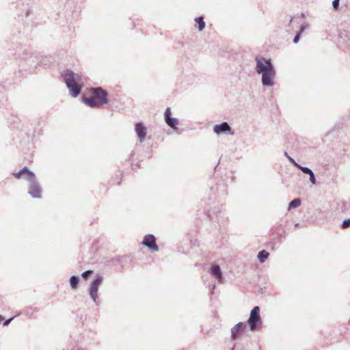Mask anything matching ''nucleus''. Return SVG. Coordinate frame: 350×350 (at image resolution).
Listing matches in <instances>:
<instances>
[{
  "label": "nucleus",
  "mask_w": 350,
  "mask_h": 350,
  "mask_svg": "<svg viewBox=\"0 0 350 350\" xmlns=\"http://www.w3.org/2000/svg\"><path fill=\"white\" fill-rule=\"evenodd\" d=\"M213 131L217 134H220L221 133H229L231 135L233 134V133L231 132L230 126L227 122H223L221 124H216L213 128Z\"/></svg>",
  "instance_id": "9"
},
{
  "label": "nucleus",
  "mask_w": 350,
  "mask_h": 350,
  "mask_svg": "<svg viewBox=\"0 0 350 350\" xmlns=\"http://www.w3.org/2000/svg\"><path fill=\"white\" fill-rule=\"evenodd\" d=\"M196 23L198 25V28L199 31H202L205 27V23L202 16L198 17L195 19Z\"/></svg>",
  "instance_id": "14"
},
{
  "label": "nucleus",
  "mask_w": 350,
  "mask_h": 350,
  "mask_svg": "<svg viewBox=\"0 0 350 350\" xmlns=\"http://www.w3.org/2000/svg\"><path fill=\"white\" fill-rule=\"evenodd\" d=\"M70 286L73 289H76L78 286L79 278L76 276H72L70 280Z\"/></svg>",
  "instance_id": "16"
},
{
  "label": "nucleus",
  "mask_w": 350,
  "mask_h": 350,
  "mask_svg": "<svg viewBox=\"0 0 350 350\" xmlns=\"http://www.w3.org/2000/svg\"><path fill=\"white\" fill-rule=\"evenodd\" d=\"M245 329V325L243 323H239L235 325L231 329V335L233 339L238 338L239 334Z\"/></svg>",
  "instance_id": "10"
},
{
  "label": "nucleus",
  "mask_w": 350,
  "mask_h": 350,
  "mask_svg": "<svg viewBox=\"0 0 350 350\" xmlns=\"http://www.w3.org/2000/svg\"><path fill=\"white\" fill-rule=\"evenodd\" d=\"M301 204V200L299 199H294L289 204V208H295Z\"/></svg>",
  "instance_id": "17"
},
{
  "label": "nucleus",
  "mask_w": 350,
  "mask_h": 350,
  "mask_svg": "<svg viewBox=\"0 0 350 350\" xmlns=\"http://www.w3.org/2000/svg\"><path fill=\"white\" fill-rule=\"evenodd\" d=\"M3 318L1 315H0V324L1 323V322L3 321Z\"/></svg>",
  "instance_id": "27"
},
{
  "label": "nucleus",
  "mask_w": 350,
  "mask_h": 350,
  "mask_svg": "<svg viewBox=\"0 0 350 350\" xmlns=\"http://www.w3.org/2000/svg\"><path fill=\"white\" fill-rule=\"evenodd\" d=\"M142 244L150 249L152 252H157L159 247L156 243V238L152 234L146 235L143 239Z\"/></svg>",
  "instance_id": "5"
},
{
  "label": "nucleus",
  "mask_w": 350,
  "mask_h": 350,
  "mask_svg": "<svg viewBox=\"0 0 350 350\" xmlns=\"http://www.w3.org/2000/svg\"><path fill=\"white\" fill-rule=\"evenodd\" d=\"M295 165L305 174H310L312 172V171L310 169H309L308 167H301V166L298 165L297 164H295Z\"/></svg>",
  "instance_id": "18"
},
{
  "label": "nucleus",
  "mask_w": 350,
  "mask_h": 350,
  "mask_svg": "<svg viewBox=\"0 0 350 350\" xmlns=\"http://www.w3.org/2000/svg\"><path fill=\"white\" fill-rule=\"evenodd\" d=\"M350 226V219H347L343 221L342 224V228L345 229Z\"/></svg>",
  "instance_id": "19"
},
{
  "label": "nucleus",
  "mask_w": 350,
  "mask_h": 350,
  "mask_svg": "<svg viewBox=\"0 0 350 350\" xmlns=\"http://www.w3.org/2000/svg\"><path fill=\"white\" fill-rule=\"evenodd\" d=\"M92 273V271H86L82 273V276L83 278L86 279L90 274Z\"/></svg>",
  "instance_id": "22"
},
{
  "label": "nucleus",
  "mask_w": 350,
  "mask_h": 350,
  "mask_svg": "<svg viewBox=\"0 0 350 350\" xmlns=\"http://www.w3.org/2000/svg\"><path fill=\"white\" fill-rule=\"evenodd\" d=\"M13 176L19 179L21 178L22 176H23V172H22V170L18 172H14L13 173Z\"/></svg>",
  "instance_id": "21"
},
{
  "label": "nucleus",
  "mask_w": 350,
  "mask_h": 350,
  "mask_svg": "<svg viewBox=\"0 0 350 350\" xmlns=\"http://www.w3.org/2000/svg\"><path fill=\"white\" fill-rule=\"evenodd\" d=\"M23 175L25 176L26 179L29 182H33L35 180V175L33 172H30L27 167L22 169Z\"/></svg>",
  "instance_id": "12"
},
{
  "label": "nucleus",
  "mask_w": 350,
  "mask_h": 350,
  "mask_svg": "<svg viewBox=\"0 0 350 350\" xmlns=\"http://www.w3.org/2000/svg\"><path fill=\"white\" fill-rule=\"evenodd\" d=\"M309 175H310V180L311 183L313 185H315L316 184V179H315V177H314V175L313 172H312Z\"/></svg>",
  "instance_id": "24"
},
{
  "label": "nucleus",
  "mask_w": 350,
  "mask_h": 350,
  "mask_svg": "<svg viewBox=\"0 0 350 350\" xmlns=\"http://www.w3.org/2000/svg\"><path fill=\"white\" fill-rule=\"evenodd\" d=\"M256 71L262 73V82L265 85H272L275 72L270 60L263 59L262 61L256 58Z\"/></svg>",
  "instance_id": "2"
},
{
  "label": "nucleus",
  "mask_w": 350,
  "mask_h": 350,
  "mask_svg": "<svg viewBox=\"0 0 350 350\" xmlns=\"http://www.w3.org/2000/svg\"><path fill=\"white\" fill-rule=\"evenodd\" d=\"M247 321L250 329L252 331L255 330L257 328L258 325L261 323L260 317V308L258 306H255L252 310Z\"/></svg>",
  "instance_id": "4"
},
{
  "label": "nucleus",
  "mask_w": 350,
  "mask_h": 350,
  "mask_svg": "<svg viewBox=\"0 0 350 350\" xmlns=\"http://www.w3.org/2000/svg\"><path fill=\"white\" fill-rule=\"evenodd\" d=\"M299 38H300V34L299 33L297 34L296 36L294 38V40H293L294 42L295 43H297L299 40Z\"/></svg>",
  "instance_id": "25"
},
{
  "label": "nucleus",
  "mask_w": 350,
  "mask_h": 350,
  "mask_svg": "<svg viewBox=\"0 0 350 350\" xmlns=\"http://www.w3.org/2000/svg\"><path fill=\"white\" fill-rule=\"evenodd\" d=\"M269 256V254L267 251L262 250L258 253V258L261 262H263L265 261V260L268 258Z\"/></svg>",
  "instance_id": "15"
},
{
  "label": "nucleus",
  "mask_w": 350,
  "mask_h": 350,
  "mask_svg": "<svg viewBox=\"0 0 350 350\" xmlns=\"http://www.w3.org/2000/svg\"><path fill=\"white\" fill-rule=\"evenodd\" d=\"M107 92L101 88H91L83 96V101L90 107H99L107 103Z\"/></svg>",
  "instance_id": "1"
},
{
  "label": "nucleus",
  "mask_w": 350,
  "mask_h": 350,
  "mask_svg": "<svg viewBox=\"0 0 350 350\" xmlns=\"http://www.w3.org/2000/svg\"><path fill=\"white\" fill-rule=\"evenodd\" d=\"M346 204H347L345 202H341L338 204V206L340 207L341 212H345V208H346Z\"/></svg>",
  "instance_id": "20"
},
{
  "label": "nucleus",
  "mask_w": 350,
  "mask_h": 350,
  "mask_svg": "<svg viewBox=\"0 0 350 350\" xmlns=\"http://www.w3.org/2000/svg\"><path fill=\"white\" fill-rule=\"evenodd\" d=\"M103 278L101 276H97V278L92 282L90 286V295L92 299L96 301L98 297V287L102 283Z\"/></svg>",
  "instance_id": "6"
},
{
  "label": "nucleus",
  "mask_w": 350,
  "mask_h": 350,
  "mask_svg": "<svg viewBox=\"0 0 350 350\" xmlns=\"http://www.w3.org/2000/svg\"><path fill=\"white\" fill-rule=\"evenodd\" d=\"M339 1L340 0H334L332 5L334 8L337 10L339 6Z\"/></svg>",
  "instance_id": "23"
},
{
  "label": "nucleus",
  "mask_w": 350,
  "mask_h": 350,
  "mask_svg": "<svg viewBox=\"0 0 350 350\" xmlns=\"http://www.w3.org/2000/svg\"><path fill=\"white\" fill-rule=\"evenodd\" d=\"M12 319V318L10 319H8V320H7L5 321H4L3 325H8L10 323V322L11 321Z\"/></svg>",
  "instance_id": "26"
},
{
  "label": "nucleus",
  "mask_w": 350,
  "mask_h": 350,
  "mask_svg": "<svg viewBox=\"0 0 350 350\" xmlns=\"http://www.w3.org/2000/svg\"><path fill=\"white\" fill-rule=\"evenodd\" d=\"M212 274L221 282L222 280V274L220 267L218 265H214L212 268Z\"/></svg>",
  "instance_id": "13"
},
{
  "label": "nucleus",
  "mask_w": 350,
  "mask_h": 350,
  "mask_svg": "<svg viewBox=\"0 0 350 350\" xmlns=\"http://www.w3.org/2000/svg\"><path fill=\"white\" fill-rule=\"evenodd\" d=\"M135 132L141 142H144L147 133L146 127L141 122L135 124Z\"/></svg>",
  "instance_id": "8"
},
{
  "label": "nucleus",
  "mask_w": 350,
  "mask_h": 350,
  "mask_svg": "<svg viewBox=\"0 0 350 350\" xmlns=\"http://www.w3.org/2000/svg\"><path fill=\"white\" fill-rule=\"evenodd\" d=\"M63 77L70 90L71 95L74 97H77L79 94L82 88L81 77L71 71L66 72L63 75Z\"/></svg>",
  "instance_id": "3"
},
{
  "label": "nucleus",
  "mask_w": 350,
  "mask_h": 350,
  "mask_svg": "<svg viewBox=\"0 0 350 350\" xmlns=\"http://www.w3.org/2000/svg\"><path fill=\"white\" fill-rule=\"evenodd\" d=\"M170 109L167 108L165 111V119L167 124L174 129H176V126L178 125V120L176 118H173L170 117Z\"/></svg>",
  "instance_id": "11"
},
{
  "label": "nucleus",
  "mask_w": 350,
  "mask_h": 350,
  "mask_svg": "<svg viewBox=\"0 0 350 350\" xmlns=\"http://www.w3.org/2000/svg\"><path fill=\"white\" fill-rule=\"evenodd\" d=\"M29 193L33 197L36 198H40L42 196V189L40 186L35 182H31L29 189Z\"/></svg>",
  "instance_id": "7"
}]
</instances>
